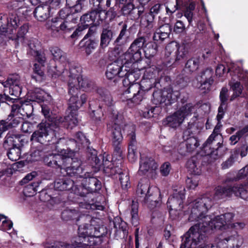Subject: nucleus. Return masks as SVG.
Returning <instances> with one entry per match:
<instances>
[{"instance_id":"obj_39","label":"nucleus","mask_w":248,"mask_h":248,"mask_svg":"<svg viewBox=\"0 0 248 248\" xmlns=\"http://www.w3.org/2000/svg\"><path fill=\"white\" fill-rule=\"evenodd\" d=\"M188 53V48L186 45L183 44L179 45L178 44L177 49L175 54V61L179 62L182 61L186 57Z\"/></svg>"},{"instance_id":"obj_49","label":"nucleus","mask_w":248,"mask_h":248,"mask_svg":"<svg viewBox=\"0 0 248 248\" xmlns=\"http://www.w3.org/2000/svg\"><path fill=\"white\" fill-rule=\"evenodd\" d=\"M44 76V73L41 69V66L35 63L34 64V74L32 76V79L37 82H40L43 80Z\"/></svg>"},{"instance_id":"obj_29","label":"nucleus","mask_w":248,"mask_h":248,"mask_svg":"<svg viewBox=\"0 0 248 248\" xmlns=\"http://www.w3.org/2000/svg\"><path fill=\"white\" fill-rule=\"evenodd\" d=\"M115 166H119L120 168L118 172H117L115 174L118 173L120 175L119 181L120 182L122 188L123 189H127L130 186V182L129 180V176L128 173L127 171L124 170L123 172H121V161L118 160Z\"/></svg>"},{"instance_id":"obj_9","label":"nucleus","mask_w":248,"mask_h":248,"mask_svg":"<svg viewBox=\"0 0 248 248\" xmlns=\"http://www.w3.org/2000/svg\"><path fill=\"white\" fill-rule=\"evenodd\" d=\"M97 92L98 94L100 95L104 103L99 106L100 109L97 110L96 112L95 111H93V114L91 115V116L93 117L96 121H100L102 116L103 115L102 109H103L104 111L106 109L107 111L111 110L113 102L109 93L106 89L100 88L98 89Z\"/></svg>"},{"instance_id":"obj_59","label":"nucleus","mask_w":248,"mask_h":248,"mask_svg":"<svg viewBox=\"0 0 248 248\" xmlns=\"http://www.w3.org/2000/svg\"><path fill=\"white\" fill-rule=\"evenodd\" d=\"M178 44L174 41L171 42L166 46L165 55L166 57H169L171 54L175 52L177 49Z\"/></svg>"},{"instance_id":"obj_20","label":"nucleus","mask_w":248,"mask_h":248,"mask_svg":"<svg viewBox=\"0 0 248 248\" xmlns=\"http://www.w3.org/2000/svg\"><path fill=\"white\" fill-rule=\"evenodd\" d=\"M213 71L210 69H207L202 72L201 76L197 78L198 81L201 84L199 88H201L202 89H206L209 90L214 81L213 78Z\"/></svg>"},{"instance_id":"obj_41","label":"nucleus","mask_w":248,"mask_h":248,"mask_svg":"<svg viewBox=\"0 0 248 248\" xmlns=\"http://www.w3.org/2000/svg\"><path fill=\"white\" fill-rule=\"evenodd\" d=\"M200 59L198 57H193L188 60L185 65V70L188 73L196 71L199 68Z\"/></svg>"},{"instance_id":"obj_24","label":"nucleus","mask_w":248,"mask_h":248,"mask_svg":"<svg viewBox=\"0 0 248 248\" xmlns=\"http://www.w3.org/2000/svg\"><path fill=\"white\" fill-rule=\"evenodd\" d=\"M78 93H69L70 95L69 100V107L72 110H77L87 100V96L85 93L81 95L80 99L78 98Z\"/></svg>"},{"instance_id":"obj_57","label":"nucleus","mask_w":248,"mask_h":248,"mask_svg":"<svg viewBox=\"0 0 248 248\" xmlns=\"http://www.w3.org/2000/svg\"><path fill=\"white\" fill-rule=\"evenodd\" d=\"M235 179L236 180L246 179L248 181V165L239 170ZM242 186L248 190V186L246 185Z\"/></svg>"},{"instance_id":"obj_47","label":"nucleus","mask_w":248,"mask_h":248,"mask_svg":"<svg viewBox=\"0 0 248 248\" xmlns=\"http://www.w3.org/2000/svg\"><path fill=\"white\" fill-rule=\"evenodd\" d=\"M78 120L76 113V110H72L70 113L65 118V124H67L68 127L72 128L77 125Z\"/></svg>"},{"instance_id":"obj_27","label":"nucleus","mask_w":248,"mask_h":248,"mask_svg":"<svg viewBox=\"0 0 248 248\" xmlns=\"http://www.w3.org/2000/svg\"><path fill=\"white\" fill-rule=\"evenodd\" d=\"M20 136L15 134L13 132H9L6 136L3 142V146L5 148H10L19 146L20 142Z\"/></svg>"},{"instance_id":"obj_17","label":"nucleus","mask_w":248,"mask_h":248,"mask_svg":"<svg viewBox=\"0 0 248 248\" xmlns=\"http://www.w3.org/2000/svg\"><path fill=\"white\" fill-rule=\"evenodd\" d=\"M140 59V54L138 53H134L133 51H129V48L124 53L122 54L117 60L123 65H126L129 67L130 72H132L131 66L135 62ZM128 69V67H127Z\"/></svg>"},{"instance_id":"obj_36","label":"nucleus","mask_w":248,"mask_h":248,"mask_svg":"<svg viewBox=\"0 0 248 248\" xmlns=\"http://www.w3.org/2000/svg\"><path fill=\"white\" fill-rule=\"evenodd\" d=\"M6 82L10 89L15 90L16 93L21 92L19 77L18 75H12L9 77Z\"/></svg>"},{"instance_id":"obj_63","label":"nucleus","mask_w":248,"mask_h":248,"mask_svg":"<svg viewBox=\"0 0 248 248\" xmlns=\"http://www.w3.org/2000/svg\"><path fill=\"white\" fill-rule=\"evenodd\" d=\"M41 152L38 150L31 151V154L27 157L29 162H32L39 160L41 159Z\"/></svg>"},{"instance_id":"obj_44","label":"nucleus","mask_w":248,"mask_h":248,"mask_svg":"<svg viewBox=\"0 0 248 248\" xmlns=\"http://www.w3.org/2000/svg\"><path fill=\"white\" fill-rule=\"evenodd\" d=\"M186 167L188 171L194 175H199L201 173L200 166L194 158H192L187 162Z\"/></svg>"},{"instance_id":"obj_46","label":"nucleus","mask_w":248,"mask_h":248,"mask_svg":"<svg viewBox=\"0 0 248 248\" xmlns=\"http://www.w3.org/2000/svg\"><path fill=\"white\" fill-rule=\"evenodd\" d=\"M235 68H240L239 67L236 66L235 64H232L231 66H229L227 70L226 69L225 66L224 64H220L217 65L216 70V73L217 76L219 77L222 76L225 73H227L230 72V74L231 73L235 70Z\"/></svg>"},{"instance_id":"obj_16","label":"nucleus","mask_w":248,"mask_h":248,"mask_svg":"<svg viewBox=\"0 0 248 248\" xmlns=\"http://www.w3.org/2000/svg\"><path fill=\"white\" fill-rule=\"evenodd\" d=\"M50 123L46 121H42L38 125V129L34 132L31 136V140L43 143L45 138L48 135V132L51 129Z\"/></svg>"},{"instance_id":"obj_4","label":"nucleus","mask_w":248,"mask_h":248,"mask_svg":"<svg viewBox=\"0 0 248 248\" xmlns=\"http://www.w3.org/2000/svg\"><path fill=\"white\" fill-rule=\"evenodd\" d=\"M212 205L211 199L206 196H203L197 198L189 204L187 214L189 217H210L207 213Z\"/></svg>"},{"instance_id":"obj_1","label":"nucleus","mask_w":248,"mask_h":248,"mask_svg":"<svg viewBox=\"0 0 248 248\" xmlns=\"http://www.w3.org/2000/svg\"><path fill=\"white\" fill-rule=\"evenodd\" d=\"M192 226L182 238L180 248H240L244 242L243 237L236 231L224 232L217 245L209 243V236L214 230L233 228L242 229L245 226L243 222L232 223L226 218H213L203 220ZM231 218H228L230 219Z\"/></svg>"},{"instance_id":"obj_35","label":"nucleus","mask_w":248,"mask_h":248,"mask_svg":"<svg viewBox=\"0 0 248 248\" xmlns=\"http://www.w3.org/2000/svg\"><path fill=\"white\" fill-rule=\"evenodd\" d=\"M127 26L124 24L120 32V33L115 41V43L121 46L125 44L128 41L129 35L127 31Z\"/></svg>"},{"instance_id":"obj_31","label":"nucleus","mask_w":248,"mask_h":248,"mask_svg":"<svg viewBox=\"0 0 248 248\" xmlns=\"http://www.w3.org/2000/svg\"><path fill=\"white\" fill-rule=\"evenodd\" d=\"M33 109L32 106L28 104H23L21 106L14 104L12 106L11 113L18 114L20 113L22 116L29 115Z\"/></svg>"},{"instance_id":"obj_28","label":"nucleus","mask_w":248,"mask_h":248,"mask_svg":"<svg viewBox=\"0 0 248 248\" xmlns=\"http://www.w3.org/2000/svg\"><path fill=\"white\" fill-rule=\"evenodd\" d=\"M184 120L183 116H182L179 112L176 111L166 118L165 124L172 128H176L182 124Z\"/></svg>"},{"instance_id":"obj_61","label":"nucleus","mask_w":248,"mask_h":248,"mask_svg":"<svg viewBox=\"0 0 248 248\" xmlns=\"http://www.w3.org/2000/svg\"><path fill=\"white\" fill-rule=\"evenodd\" d=\"M237 159V153H235V154L232 153L230 157L222 163V168L223 169H228L233 165L234 161Z\"/></svg>"},{"instance_id":"obj_3","label":"nucleus","mask_w":248,"mask_h":248,"mask_svg":"<svg viewBox=\"0 0 248 248\" xmlns=\"http://www.w3.org/2000/svg\"><path fill=\"white\" fill-rule=\"evenodd\" d=\"M99 218H92L91 224H86L78 227L79 237H82L84 240L82 243L91 247L97 243L96 239L105 235L107 233L106 227L103 225L93 224L95 222L94 219Z\"/></svg>"},{"instance_id":"obj_13","label":"nucleus","mask_w":248,"mask_h":248,"mask_svg":"<svg viewBox=\"0 0 248 248\" xmlns=\"http://www.w3.org/2000/svg\"><path fill=\"white\" fill-rule=\"evenodd\" d=\"M124 130L126 131L129 140L127 157L129 161L133 163L138 158V154L136 146L135 127L134 125H125Z\"/></svg>"},{"instance_id":"obj_48","label":"nucleus","mask_w":248,"mask_h":248,"mask_svg":"<svg viewBox=\"0 0 248 248\" xmlns=\"http://www.w3.org/2000/svg\"><path fill=\"white\" fill-rule=\"evenodd\" d=\"M7 152L8 158L13 161L19 160L21 156V151L19 146L11 147Z\"/></svg>"},{"instance_id":"obj_15","label":"nucleus","mask_w":248,"mask_h":248,"mask_svg":"<svg viewBox=\"0 0 248 248\" xmlns=\"http://www.w3.org/2000/svg\"><path fill=\"white\" fill-rule=\"evenodd\" d=\"M157 167L158 165L150 155H141L138 171L139 174L144 175L152 173L157 169Z\"/></svg>"},{"instance_id":"obj_26","label":"nucleus","mask_w":248,"mask_h":248,"mask_svg":"<svg viewBox=\"0 0 248 248\" xmlns=\"http://www.w3.org/2000/svg\"><path fill=\"white\" fill-rule=\"evenodd\" d=\"M42 112L47 119V122L50 123L51 126L55 128L59 127L62 124L61 117L60 116H55L51 115V112H50L49 108L46 106L42 107Z\"/></svg>"},{"instance_id":"obj_55","label":"nucleus","mask_w":248,"mask_h":248,"mask_svg":"<svg viewBox=\"0 0 248 248\" xmlns=\"http://www.w3.org/2000/svg\"><path fill=\"white\" fill-rule=\"evenodd\" d=\"M89 187L94 191L99 190L101 187V182L95 177H92L86 179Z\"/></svg>"},{"instance_id":"obj_50","label":"nucleus","mask_w":248,"mask_h":248,"mask_svg":"<svg viewBox=\"0 0 248 248\" xmlns=\"http://www.w3.org/2000/svg\"><path fill=\"white\" fill-rule=\"evenodd\" d=\"M62 10L58 13V16L52 19L51 29L53 31H59L62 27V17H61Z\"/></svg>"},{"instance_id":"obj_14","label":"nucleus","mask_w":248,"mask_h":248,"mask_svg":"<svg viewBox=\"0 0 248 248\" xmlns=\"http://www.w3.org/2000/svg\"><path fill=\"white\" fill-rule=\"evenodd\" d=\"M74 152L70 150L66 155L64 152L63 154V164L65 162H71V164L70 167H66L64 169L67 173L70 175L75 174H79L82 171V168L81 166V162L78 158H72L74 156Z\"/></svg>"},{"instance_id":"obj_5","label":"nucleus","mask_w":248,"mask_h":248,"mask_svg":"<svg viewBox=\"0 0 248 248\" xmlns=\"http://www.w3.org/2000/svg\"><path fill=\"white\" fill-rule=\"evenodd\" d=\"M126 65H123L119 62V61L116 60L112 63L109 64L107 69L106 75L109 79H111L117 77H125L123 81L124 86L128 85L130 82V80L133 79L134 77L133 73L130 72V69L128 66L127 69Z\"/></svg>"},{"instance_id":"obj_38","label":"nucleus","mask_w":248,"mask_h":248,"mask_svg":"<svg viewBox=\"0 0 248 248\" xmlns=\"http://www.w3.org/2000/svg\"><path fill=\"white\" fill-rule=\"evenodd\" d=\"M157 45L155 42H149L146 43L143 50L145 57L150 58L153 57L157 52Z\"/></svg>"},{"instance_id":"obj_30","label":"nucleus","mask_w":248,"mask_h":248,"mask_svg":"<svg viewBox=\"0 0 248 248\" xmlns=\"http://www.w3.org/2000/svg\"><path fill=\"white\" fill-rule=\"evenodd\" d=\"M22 120L18 114L10 113L6 121L2 120L1 123L5 126L7 130L9 128L16 126Z\"/></svg>"},{"instance_id":"obj_34","label":"nucleus","mask_w":248,"mask_h":248,"mask_svg":"<svg viewBox=\"0 0 248 248\" xmlns=\"http://www.w3.org/2000/svg\"><path fill=\"white\" fill-rule=\"evenodd\" d=\"M34 14L38 20L44 21L49 16V7L38 6L35 8Z\"/></svg>"},{"instance_id":"obj_25","label":"nucleus","mask_w":248,"mask_h":248,"mask_svg":"<svg viewBox=\"0 0 248 248\" xmlns=\"http://www.w3.org/2000/svg\"><path fill=\"white\" fill-rule=\"evenodd\" d=\"M92 13H94V16L93 17V24L94 26L99 25L107 16L113 18L116 15L115 12L112 11H108L107 12L105 10L93 11Z\"/></svg>"},{"instance_id":"obj_18","label":"nucleus","mask_w":248,"mask_h":248,"mask_svg":"<svg viewBox=\"0 0 248 248\" xmlns=\"http://www.w3.org/2000/svg\"><path fill=\"white\" fill-rule=\"evenodd\" d=\"M65 67L63 69V74L64 76L69 78L68 82L73 78H81L82 69L80 66L72 64L69 61L64 62Z\"/></svg>"},{"instance_id":"obj_7","label":"nucleus","mask_w":248,"mask_h":248,"mask_svg":"<svg viewBox=\"0 0 248 248\" xmlns=\"http://www.w3.org/2000/svg\"><path fill=\"white\" fill-rule=\"evenodd\" d=\"M232 195L240 197L242 199L248 200V190L244 188L241 184H235L233 186L223 187L218 186L216 188L215 196L216 199H221L225 196H232Z\"/></svg>"},{"instance_id":"obj_12","label":"nucleus","mask_w":248,"mask_h":248,"mask_svg":"<svg viewBox=\"0 0 248 248\" xmlns=\"http://www.w3.org/2000/svg\"><path fill=\"white\" fill-rule=\"evenodd\" d=\"M184 189L179 191H176L170 196L167 202V207L170 216H177L176 212L180 211L183 207L185 199Z\"/></svg>"},{"instance_id":"obj_52","label":"nucleus","mask_w":248,"mask_h":248,"mask_svg":"<svg viewBox=\"0 0 248 248\" xmlns=\"http://www.w3.org/2000/svg\"><path fill=\"white\" fill-rule=\"evenodd\" d=\"M195 8V3L192 2L186 7L184 11V16L187 19L189 24H191L193 20V11Z\"/></svg>"},{"instance_id":"obj_8","label":"nucleus","mask_w":248,"mask_h":248,"mask_svg":"<svg viewBox=\"0 0 248 248\" xmlns=\"http://www.w3.org/2000/svg\"><path fill=\"white\" fill-rule=\"evenodd\" d=\"M232 78L229 82L231 90L233 92L230 98L231 101H233L242 93L243 87L241 81L243 80H248V73L244 72L241 68H235L231 73Z\"/></svg>"},{"instance_id":"obj_64","label":"nucleus","mask_w":248,"mask_h":248,"mask_svg":"<svg viewBox=\"0 0 248 248\" xmlns=\"http://www.w3.org/2000/svg\"><path fill=\"white\" fill-rule=\"evenodd\" d=\"M186 26L181 20H177L173 27V31L176 33H181L185 31Z\"/></svg>"},{"instance_id":"obj_56","label":"nucleus","mask_w":248,"mask_h":248,"mask_svg":"<svg viewBox=\"0 0 248 248\" xmlns=\"http://www.w3.org/2000/svg\"><path fill=\"white\" fill-rule=\"evenodd\" d=\"M248 131V128L245 127L236 132V133L235 135H232L230 138L231 143L232 145H234L239 140L240 138L244 136V135L245 133H246Z\"/></svg>"},{"instance_id":"obj_11","label":"nucleus","mask_w":248,"mask_h":248,"mask_svg":"<svg viewBox=\"0 0 248 248\" xmlns=\"http://www.w3.org/2000/svg\"><path fill=\"white\" fill-rule=\"evenodd\" d=\"M94 83L87 77L73 78L68 82V93H79V89L83 91H91L93 88Z\"/></svg>"},{"instance_id":"obj_37","label":"nucleus","mask_w":248,"mask_h":248,"mask_svg":"<svg viewBox=\"0 0 248 248\" xmlns=\"http://www.w3.org/2000/svg\"><path fill=\"white\" fill-rule=\"evenodd\" d=\"M218 123L216 125L212 134L209 136L206 142L204 143V146H207L210 144L214 140H217L218 138H222V136L220 133V128L222 125L220 124V120H218Z\"/></svg>"},{"instance_id":"obj_54","label":"nucleus","mask_w":248,"mask_h":248,"mask_svg":"<svg viewBox=\"0 0 248 248\" xmlns=\"http://www.w3.org/2000/svg\"><path fill=\"white\" fill-rule=\"evenodd\" d=\"M19 23V19L16 14H10L7 18V26L8 28L12 27L16 29Z\"/></svg>"},{"instance_id":"obj_58","label":"nucleus","mask_w":248,"mask_h":248,"mask_svg":"<svg viewBox=\"0 0 248 248\" xmlns=\"http://www.w3.org/2000/svg\"><path fill=\"white\" fill-rule=\"evenodd\" d=\"M62 162V155L60 154L55 155L52 156V160L48 163L50 166L55 168H61Z\"/></svg>"},{"instance_id":"obj_23","label":"nucleus","mask_w":248,"mask_h":248,"mask_svg":"<svg viewBox=\"0 0 248 248\" xmlns=\"http://www.w3.org/2000/svg\"><path fill=\"white\" fill-rule=\"evenodd\" d=\"M228 90L226 87H223L220 91L219 98L220 104L218 109V114L217 119L221 120L224 116L227 107V100L228 98Z\"/></svg>"},{"instance_id":"obj_19","label":"nucleus","mask_w":248,"mask_h":248,"mask_svg":"<svg viewBox=\"0 0 248 248\" xmlns=\"http://www.w3.org/2000/svg\"><path fill=\"white\" fill-rule=\"evenodd\" d=\"M123 139L121 128L119 125L115 124L112 131V140L114 150L119 155L121 153V143Z\"/></svg>"},{"instance_id":"obj_53","label":"nucleus","mask_w":248,"mask_h":248,"mask_svg":"<svg viewBox=\"0 0 248 248\" xmlns=\"http://www.w3.org/2000/svg\"><path fill=\"white\" fill-rule=\"evenodd\" d=\"M110 222L113 223V226L116 229L122 230L123 232L126 231L127 223L122 220V218H113L112 220H110Z\"/></svg>"},{"instance_id":"obj_10","label":"nucleus","mask_w":248,"mask_h":248,"mask_svg":"<svg viewBox=\"0 0 248 248\" xmlns=\"http://www.w3.org/2000/svg\"><path fill=\"white\" fill-rule=\"evenodd\" d=\"M172 96V91L171 89L164 88V90H157L153 93L152 101L155 105H161L162 107L171 105L175 101Z\"/></svg>"},{"instance_id":"obj_45","label":"nucleus","mask_w":248,"mask_h":248,"mask_svg":"<svg viewBox=\"0 0 248 248\" xmlns=\"http://www.w3.org/2000/svg\"><path fill=\"white\" fill-rule=\"evenodd\" d=\"M159 71L154 66L148 67L146 69L143 77L155 80L158 78Z\"/></svg>"},{"instance_id":"obj_21","label":"nucleus","mask_w":248,"mask_h":248,"mask_svg":"<svg viewBox=\"0 0 248 248\" xmlns=\"http://www.w3.org/2000/svg\"><path fill=\"white\" fill-rule=\"evenodd\" d=\"M183 138L186 142L187 152L193 151L199 146L198 141L197 139L192 135L190 128H187L184 132Z\"/></svg>"},{"instance_id":"obj_51","label":"nucleus","mask_w":248,"mask_h":248,"mask_svg":"<svg viewBox=\"0 0 248 248\" xmlns=\"http://www.w3.org/2000/svg\"><path fill=\"white\" fill-rule=\"evenodd\" d=\"M94 16V13L86 14L80 17V24L86 28L93 24V17Z\"/></svg>"},{"instance_id":"obj_62","label":"nucleus","mask_w":248,"mask_h":248,"mask_svg":"<svg viewBox=\"0 0 248 248\" xmlns=\"http://www.w3.org/2000/svg\"><path fill=\"white\" fill-rule=\"evenodd\" d=\"M186 186L189 189H194L197 186L199 183L198 177L194 176L191 178H188L186 181Z\"/></svg>"},{"instance_id":"obj_32","label":"nucleus","mask_w":248,"mask_h":248,"mask_svg":"<svg viewBox=\"0 0 248 248\" xmlns=\"http://www.w3.org/2000/svg\"><path fill=\"white\" fill-rule=\"evenodd\" d=\"M146 43V38L144 37H140L136 39L131 44L129 51H133L134 53H138L141 57V49L145 46Z\"/></svg>"},{"instance_id":"obj_40","label":"nucleus","mask_w":248,"mask_h":248,"mask_svg":"<svg viewBox=\"0 0 248 248\" xmlns=\"http://www.w3.org/2000/svg\"><path fill=\"white\" fill-rule=\"evenodd\" d=\"M186 100H182L183 103L182 106L177 111L179 112V113L183 116L185 119V117L191 114L192 112L194 109V105L191 103H185Z\"/></svg>"},{"instance_id":"obj_6","label":"nucleus","mask_w":248,"mask_h":248,"mask_svg":"<svg viewBox=\"0 0 248 248\" xmlns=\"http://www.w3.org/2000/svg\"><path fill=\"white\" fill-rule=\"evenodd\" d=\"M97 152L93 150L91 153V156L89 159L93 161V166L97 170L103 166L104 170L108 176L115 175L120 169L119 166H115L117 162L112 163L111 161L105 158L104 156L100 155L97 156Z\"/></svg>"},{"instance_id":"obj_43","label":"nucleus","mask_w":248,"mask_h":248,"mask_svg":"<svg viewBox=\"0 0 248 248\" xmlns=\"http://www.w3.org/2000/svg\"><path fill=\"white\" fill-rule=\"evenodd\" d=\"M66 8H68L70 9L72 15L80 12L82 9L79 0H66Z\"/></svg>"},{"instance_id":"obj_2","label":"nucleus","mask_w":248,"mask_h":248,"mask_svg":"<svg viewBox=\"0 0 248 248\" xmlns=\"http://www.w3.org/2000/svg\"><path fill=\"white\" fill-rule=\"evenodd\" d=\"M132 79L128 83L129 87L125 90L122 94L123 101L131 100L134 103H140L143 98L146 92L150 90L156 81L143 77L140 83H132Z\"/></svg>"},{"instance_id":"obj_33","label":"nucleus","mask_w":248,"mask_h":248,"mask_svg":"<svg viewBox=\"0 0 248 248\" xmlns=\"http://www.w3.org/2000/svg\"><path fill=\"white\" fill-rule=\"evenodd\" d=\"M113 36V31L110 28H103L101 34L100 46L103 47L108 46Z\"/></svg>"},{"instance_id":"obj_22","label":"nucleus","mask_w":248,"mask_h":248,"mask_svg":"<svg viewBox=\"0 0 248 248\" xmlns=\"http://www.w3.org/2000/svg\"><path fill=\"white\" fill-rule=\"evenodd\" d=\"M171 31V26L169 23H165L161 25L155 31L153 39L155 41L162 42L165 39L169 37L170 33Z\"/></svg>"},{"instance_id":"obj_60","label":"nucleus","mask_w":248,"mask_h":248,"mask_svg":"<svg viewBox=\"0 0 248 248\" xmlns=\"http://www.w3.org/2000/svg\"><path fill=\"white\" fill-rule=\"evenodd\" d=\"M97 46V42L94 40L90 39L85 43V52L87 55H90Z\"/></svg>"},{"instance_id":"obj_42","label":"nucleus","mask_w":248,"mask_h":248,"mask_svg":"<svg viewBox=\"0 0 248 248\" xmlns=\"http://www.w3.org/2000/svg\"><path fill=\"white\" fill-rule=\"evenodd\" d=\"M154 18V16L151 13H147L141 17L140 23L148 29H151L155 25Z\"/></svg>"}]
</instances>
